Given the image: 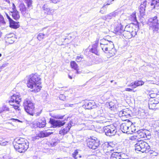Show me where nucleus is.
<instances>
[{
    "mask_svg": "<svg viewBox=\"0 0 159 159\" xmlns=\"http://www.w3.org/2000/svg\"><path fill=\"white\" fill-rule=\"evenodd\" d=\"M116 52V50L114 48L111 49L110 51H108L107 52V53H109L110 54V56L111 57L114 56L115 55Z\"/></svg>",
    "mask_w": 159,
    "mask_h": 159,
    "instance_id": "39",
    "label": "nucleus"
},
{
    "mask_svg": "<svg viewBox=\"0 0 159 159\" xmlns=\"http://www.w3.org/2000/svg\"><path fill=\"white\" fill-rule=\"evenodd\" d=\"M91 51L93 53L95 54H97V53H98L97 49L96 48H92L91 50Z\"/></svg>",
    "mask_w": 159,
    "mask_h": 159,
    "instance_id": "50",
    "label": "nucleus"
},
{
    "mask_svg": "<svg viewBox=\"0 0 159 159\" xmlns=\"http://www.w3.org/2000/svg\"><path fill=\"white\" fill-rule=\"evenodd\" d=\"M100 142V141L97 138L92 136L87 139V145L89 148L95 149L99 146Z\"/></svg>",
    "mask_w": 159,
    "mask_h": 159,
    "instance_id": "4",
    "label": "nucleus"
},
{
    "mask_svg": "<svg viewBox=\"0 0 159 159\" xmlns=\"http://www.w3.org/2000/svg\"><path fill=\"white\" fill-rule=\"evenodd\" d=\"M146 4V2H145L143 4H141L139 7V10L141 14H143L145 12Z\"/></svg>",
    "mask_w": 159,
    "mask_h": 159,
    "instance_id": "28",
    "label": "nucleus"
},
{
    "mask_svg": "<svg viewBox=\"0 0 159 159\" xmlns=\"http://www.w3.org/2000/svg\"><path fill=\"white\" fill-rule=\"evenodd\" d=\"M151 5L152 9L154 8L156 6H159V0H152Z\"/></svg>",
    "mask_w": 159,
    "mask_h": 159,
    "instance_id": "31",
    "label": "nucleus"
},
{
    "mask_svg": "<svg viewBox=\"0 0 159 159\" xmlns=\"http://www.w3.org/2000/svg\"><path fill=\"white\" fill-rule=\"evenodd\" d=\"M70 128L71 124H69L66 127L64 128L63 129L60 130L59 132V134L62 135H65L69 131Z\"/></svg>",
    "mask_w": 159,
    "mask_h": 159,
    "instance_id": "24",
    "label": "nucleus"
},
{
    "mask_svg": "<svg viewBox=\"0 0 159 159\" xmlns=\"http://www.w3.org/2000/svg\"><path fill=\"white\" fill-rule=\"evenodd\" d=\"M146 132H147L148 133V131L144 130L140 131L138 135V137L141 138H147L149 139L150 135L149 134H148L147 135Z\"/></svg>",
    "mask_w": 159,
    "mask_h": 159,
    "instance_id": "21",
    "label": "nucleus"
},
{
    "mask_svg": "<svg viewBox=\"0 0 159 159\" xmlns=\"http://www.w3.org/2000/svg\"><path fill=\"white\" fill-rule=\"evenodd\" d=\"M21 101V97L16 94H13L11 97L10 100L9 101L10 105H13V103L19 104Z\"/></svg>",
    "mask_w": 159,
    "mask_h": 159,
    "instance_id": "12",
    "label": "nucleus"
},
{
    "mask_svg": "<svg viewBox=\"0 0 159 159\" xmlns=\"http://www.w3.org/2000/svg\"><path fill=\"white\" fill-rule=\"evenodd\" d=\"M80 125H81L83 127L85 126L84 123H82L81 124H80Z\"/></svg>",
    "mask_w": 159,
    "mask_h": 159,
    "instance_id": "64",
    "label": "nucleus"
},
{
    "mask_svg": "<svg viewBox=\"0 0 159 159\" xmlns=\"http://www.w3.org/2000/svg\"><path fill=\"white\" fill-rule=\"evenodd\" d=\"M157 17L155 16L150 18L147 22V24L149 26V29L152 30L153 33L157 32L159 29V24Z\"/></svg>",
    "mask_w": 159,
    "mask_h": 159,
    "instance_id": "3",
    "label": "nucleus"
},
{
    "mask_svg": "<svg viewBox=\"0 0 159 159\" xmlns=\"http://www.w3.org/2000/svg\"><path fill=\"white\" fill-rule=\"evenodd\" d=\"M123 35L124 36L125 38L129 39L132 38L133 36H134L136 34V32H134L133 33H131L125 30H124Z\"/></svg>",
    "mask_w": 159,
    "mask_h": 159,
    "instance_id": "20",
    "label": "nucleus"
},
{
    "mask_svg": "<svg viewBox=\"0 0 159 159\" xmlns=\"http://www.w3.org/2000/svg\"><path fill=\"white\" fill-rule=\"evenodd\" d=\"M27 143H29V142L26 139L20 138H16L14 140V142H13V144L15 145V144L20 145L26 144Z\"/></svg>",
    "mask_w": 159,
    "mask_h": 159,
    "instance_id": "14",
    "label": "nucleus"
},
{
    "mask_svg": "<svg viewBox=\"0 0 159 159\" xmlns=\"http://www.w3.org/2000/svg\"><path fill=\"white\" fill-rule=\"evenodd\" d=\"M157 94L156 93H154L153 92H151L150 94V96L151 98H154L156 97Z\"/></svg>",
    "mask_w": 159,
    "mask_h": 159,
    "instance_id": "46",
    "label": "nucleus"
},
{
    "mask_svg": "<svg viewBox=\"0 0 159 159\" xmlns=\"http://www.w3.org/2000/svg\"><path fill=\"white\" fill-rule=\"evenodd\" d=\"M115 145L112 142L106 143L103 146L104 152L107 155L110 154L111 151H114L113 148L115 147Z\"/></svg>",
    "mask_w": 159,
    "mask_h": 159,
    "instance_id": "6",
    "label": "nucleus"
},
{
    "mask_svg": "<svg viewBox=\"0 0 159 159\" xmlns=\"http://www.w3.org/2000/svg\"><path fill=\"white\" fill-rule=\"evenodd\" d=\"M0 140V145L2 146H5L7 144V142L4 141L3 140Z\"/></svg>",
    "mask_w": 159,
    "mask_h": 159,
    "instance_id": "48",
    "label": "nucleus"
},
{
    "mask_svg": "<svg viewBox=\"0 0 159 159\" xmlns=\"http://www.w3.org/2000/svg\"><path fill=\"white\" fill-rule=\"evenodd\" d=\"M93 64V62L91 59L89 60L88 61H82L81 62L80 65L85 66H90Z\"/></svg>",
    "mask_w": 159,
    "mask_h": 159,
    "instance_id": "30",
    "label": "nucleus"
},
{
    "mask_svg": "<svg viewBox=\"0 0 159 159\" xmlns=\"http://www.w3.org/2000/svg\"><path fill=\"white\" fill-rule=\"evenodd\" d=\"M78 152L77 150H75L74 152L72 154L73 157L75 159H77V155H78Z\"/></svg>",
    "mask_w": 159,
    "mask_h": 159,
    "instance_id": "45",
    "label": "nucleus"
},
{
    "mask_svg": "<svg viewBox=\"0 0 159 159\" xmlns=\"http://www.w3.org/2000/svg\"><path fill=\"white\" fill-rule=\"evenodd\" d=\"M125 90L127 91L130 92L132 90V89L130 88H126L125 89Z\"/></svg>",
    "mask_w": 159,
    "mask_h": 159,
    "instance_id": "60",
    "label": "nucleus"
},
{
    "mask_svg": "<svg viewBox=\"0 0 159 159\" xmlns=\"http://www.w3.org/2000/svg\"><path fill=\"white\" fill-rule=\"evenodd\" d=\"M44 34L40 33L38 35L37 39L39 40H41L44 38Z\"/></svg>",
    "mask_w": 159,
    "mask_h": 159,
    "instance_id": "44",
    "label": "nucleus"
},
{
    "mask_svg": "<svg viewBox=\"0 0 159 159\" xmlns=\"http://www.w3.org/2000/svg\"><path fill=\"white\" fill-rule=\"evenodd\" d=\"M74 105L73 104H70L69 103L66 104L65 105V106L66 107H73V106Z\"/></svg>",
    "mask_w": 159,
    "mask_h": 159,
    "instance_id": "58",
    "label": "nucleus"
},
{
    "mask_svg": "<svg viewBox=\"0 0 159 159\" xmlns=\"http://www.w3.org/2000/svg\"><path fill=\"white\" fill-rule=\"evenodd\" d=\"M15 37H11V38L5 39L6 42L8 44H12L15 41Z\"/></svg>",
    "mask_w": 159,
    "mask_h": 159,
    "instance_id": "33",
    "label": "nucleus"
},
{
    "mask_svg": "<svg viewBox=\"0 0 159 159\" xmlns=\"http://www.w3.org/2000/svg\"><path fill=\"white\" fill-rule=\"evenodd\" d=\"M107 8V7H106V5L104 4L103 6L101 8L100 12L102 14H105Z\"/></svg>",
    "mask_w": 159,
    "mask_h": 159,
    "instance_id": "41",
    "label": "nucleus"
},
{
    "mask_svg": "<svg viewBox=\"0 0 159 159\" xmlns=\"http://www.w3.org/2000/svg\"><path fill=\"white\" fill-rule=\"evenodd\" d=\"M158 103V102H154L152 103V102H150L148 103L149 108L150 109H153L155 107L156 104H157Z\"/></svg>",
    "mask_w": 159,
    "mask_h": 159,
    "instance_id": "37",
    "label": "nucleus"
},
{
    "mask_svg": "<svg viewBox=\"0 0 159 159\" xmlns=\"http://www.w3.org/2000/svg\"><path fill=\"white\" fill-rule=\"evenodd\" d=\"M107 47V53L108 51H110L111 49L114 48V45L113 42L109 41V43H108Z\"/></svg>",
    "mask_w": 159,
    "mask_h": 159,
    "instance_id": "36",
    "label": "nucleus"
},
{
    "mask_svg": "<svg viewBox=\"0 0 159 159\" xmlns=\"http://www.w3.org/2000/svg\"><path fill=\"white\" fill-rule=\"evenodd\" d=\"M104 132L106 135L111 136L115 135L116 131V128L113 125H110L103 127Z\"/></svg>",
    "mask_w": 159,
    "mask_h": 159,
    "instance_id": "7",
    "label": "nucleus"
},
{
    "mask_svg": "<svg viewBox=\"0 0 159 159\" xmlns=\"http://www.w3.org/2000/svg\"><path fill=\"white\" fill-rule=\"evenodd\" d=\"M109 43V41L105 39H103L100 40V46L102 49L105 53H107V48L108 43Z\"/></svg>",
    "mask_w": 159,
    "mask_h": 159,
    "instance_id": "15",
    "label": "nucleus"
},
{
    "mask_svg": "<svg viewBox=\"0 0 159 159\" xmlns=\"http://www.w3.org/2000/svg\"><path fill=\"white\" fill-rule=\"evenodd\" d=\"M124 31L123 26L121 24H119L114 28L113 32L117 35H120Z\"/></svg>",
    "mask_w": 159,
    "mask_h": 159,
    "instance_id": "17",
    "label": "nucleus"
},
{
    "mask_svg": "<svg viewBox=\"0 0 159 159\" xmlns=\"http://www.w3.org/2000/svg\"><path fill=\"white\" fill-rule=\"evenodd\" d=\"M132 124L130 121L124 122L121 124L120 126V129L124 133H129L130 129V125Z\"/></svg>",
    "mask_w": 159,
    "mask_h": 159,
    "instance_id": "10",
    "label": "nucleus"
},
{
    "mask_svg": "<svg viewBox=\"0 0 159 159\" xmlns=\"http://www.w3.org/2000/svg\"><path fill=\"white\" fill-rule=\"evenodd\" d=\"M23 106L26 112L30 115L33 116L35 112L34 105L30 98H26L24 100Z\"/></svg>",
    "mask_w": 159,
    "mask_h": 159,
    "instance_id": "2",
    "label": "nucleus"
},
{
    "mask_svg": "<svg viewBox=\"0 0 159 159\" xmlns=\"http://www.w3.org/2000/svg\"><path fill=\"white\" fill-rule=\"evenodd\" d=\"M109 108L112 110H114L116 109V106L114 103L112 102H111L109 103Z\"/></svg>",
    "mask_w": 159,
    "mask_h": 159,
    "instance_id": "42",
    "label": "nucleus"
},
{
    "mask_svg": "<svg viewBox=\"0 0 159 159\" xmlns=\"http://www.w3.org/2000/svg\"><path fill=\"white\" fill-rule=\"evenodd\" d=\"M20 10L22 14L25 17H28L29 13L28 10L23 3H20L19 5Z\"/></svg>",
    "mask_w": 159,
    "mask_h": 159,
    "instance_id": "16",
    "label": "nucleus"
},
{
    "mask_svg": "<svg viewBox=\"0 0 159 159\" xmlns=\"http://www.w3.org/2000/svg\"><path fill=\"white\" fill-rule=\"evenodd\" d=\"M7 17V18L8 19L9 21V22H11V20H13L7 14H6Z\"/></svg>",
    "mask_w": 159,
    "mask_h": 159,
    "instance_id": "59",
    "label": "nucleus"
},
{
    "mask_svg": "<svg viewBox=\"0 0 159 159\" xmlns=\"http://www.w3.org/2000/svg\"><path fill=\"white\" fill-rule=\"evenodd\" d=\"M8 63H6L3 64L2 65L0 66V70H1L8 65Z\"/></svg>",
    "mask_w": 159,
    "mask_h": 159,
    "instance_id": "52",
    "label": "nucleus"
},
{
    "mask_svg": "<svg viewBox=\"0 0 159 159\" xmlns=\"http://www.w3.org/2000/svg\"><path fill=\"white\" fill-rule=\"evenodd\" d=\"M53 133L52 132H49L46 130L44 131L41 132L39 134L38 136L40 138L47 137Z\"/></svg>",
    "mask_w": 159,
    "mask_h": 159,
    "instance_id": "23",
    "label": "nucleus"
},
{
    "mask_svg": "<svg viewBox=\"0 0 159 159\" xmlns=\"http://www.w3.org/2000/svg\"><path fill=\"white\" fill-rule=\"evenodd\" d=\"M132 25L129 24L126 25L125 27V30L131 33H133L134 32H136L135 30L133 28Z\"/></svg>",
    "mask_w": 159,
    "mask_h": 159,
    "instance_id": "26",
    "label": "nucleus"
},
{
    "mask_svg": "<svg viewBox=\"0 0 159 159\" xmlns=\"http://www.w3.org/2000/svg\"><path fill=\"white\" fill-rule=\"evenodd\" d=\"M41 111H42L41 110L39 112H37V113H36V114H35V116H39L40 115V114H41Z\"/></svg>",
    "mask_w": 159,
    "mask_h": 159,
    "instance_id": "61",
    "label": "nucleus"
},
{
    "mask_svg": "<svg viewBox=\"0 0 159 159\" xmlns=\"http://www.w3.org/2000/svg\"><path fill=\"white\" fill-rule=\"evenodd\" d=\"M15 144L14 145L15 149L18 152L20 153L24 152L28 148L29 143H27L26 144H20V145Z\"/></svg>",
    "mask_w": 159,
    "mask_h": 159,
    "instance_id": "11",
    "label": "nucleus"
},
{
    "mask_svg": "<svg viewBox=\"0 0 159 159\" xmlns=\"http://www.w3.org/2000/svg\"><path fill=\"white\" fill-rule=\"evenodd\" d=\"M41 78L40 76L36 73L32 74L29 77L27 82V86L32 89V91L38 92L41 88L40 86Z\"/></svg>",
    "mask_w": 159,
    "mask_h": 159,
    "instance_id": "1",
    "label": "nucleus"
},
{
    "mask_svg": "<svg viewBox=\"0 0 159 159\" xmlns=\"http://www.w3.org/2000/svg\"><path fill=\"white\" fill-rule=\"evenodd\" d=\"M9 111V109L8 107H7L5 105L3 106L0 109V114L4 111Z\"/></svg>",
    "mask_w": 159,
    "mask_h": 159,
    "instance_id": "43",
    "label": "nucleus"
},
{
    "mask_svg": "<svg viewBox=\"0 0 159 159\" xmlns=\"http://www.w3.org/2000/svg\"><path fill=\"white\" fill-rule=\"evenodd\" d=\"M49 122L51 124L52 127L53 128L61 127L65 124V122L52 118H50Z\"/></svg>",
    "mask_w": 159,
    "mask_h": 159,
    "instance_id": "9",
    "label": "nucleus"
},
{
    "mask_svg": "<svg viewBox=\"0 0 159 159\" xmlns=\"http://www.w3.org/2000/svg\"><path fill=\"white\" fill-rule=\"evenodd\" d=\"M11 120H12L13 121H15V122L17 121L18 122H21V123L22 122V121H20V120L18 119H17L12 118V119H11Z\"/></svg>",
    "mask_w": 159,
    "mask_h": 159,
    "instance_id": "56",
    "label": "nucleus"
},
{
    "mask_svg": "<svg viewBox=\"0 0 159 159\" xmlns=\"http://www.w3.org/2000/svg\"><path fill=\"white\" fill-rule=\"evenodd\" d=\"M16 104L13 103V105H11L12 106V107L14 108V109L16 110L18 109L19 108V107L18 106L16 105Z\"/></svg>",
    "mask_w": 159,
    "mask_h": 159,
    "instance_id": "54",
    "label": "nucleus"
},
{
    "mask_svg": "<svg viewBox=\"0 0 159 159\" xmlns=\"http://www.w3.org/2000/svg\"><path fill=\"white\" fill-rule=\"evenodd\" d=\"M128 87H131L132 88L134 89L135 88V82L131 83L130 84L128 85Z\"/></svg>",
    "mask_w": 159,
    "mask_h": 159,
    "instance_id": "51",
    "label": "nucleus"
},
{
    "mask_svg": "<svg viewBox=\"0 0 159 159\" xmlns=\"http://www.w3.org/2000/svg\"><path fill=\"white\" fill-rule=\"evenodd\" d=\"M51 2L54 3H57L58 2H60V0H50Z\"/></svg>",
    "mask_w": 159,
    "mask_h": 159,
    "instance_id": "57",
    "label": "nucleus"
},
{
    "mask_svg": "<svg viewBox=\"0 0 159 159\" xmlns=\"http://www.w3.org/2000/svg\"><path fill=\"white\" fill-rule=\"evenodd\" d=\"M135 147L136 151H141L142 152H145L146 150H149L150 148L147 143L141 140L138 141L135 144Z\"/></svg>",
    "mask_w": 159,
    "mask_h": 159,
    "instance_id": "5",
    "label": "nucleus"
},
{
    "mask_svg": "<svg viewBox=\"0 0 159 159\" xmlns=\"http://www.w3.org/2000/svg\"><path fill=\"white\" fill-rule=\"evenodd\" d=\"M115 13L114 12H112L105 16L103 17L104 20L107 19H111L112 16H115Z\"/></svg>",
    "mask_w": 159,
    "mask_h": 159,
    "instance_id": "35",
    "label": "nucleus"
},
{
    "mask_svg": "<svg viewBox=\"0 0 159 159\" xmlns=\"http://www.w3.org/2000/svg\"><path fill=\"white\" fill-rule=\"evenodd\" d=\"M59 98L62 100H64L66 98V96L63 94H60L59 96Z\"/></svg>",
    "mask_w": 159,
    "mask_h": 159,
    "instance_id": "49",
    "label": "nucleus"
},
{
    "mask_svg": "<svg viewBox=\"0 0 159 159\" xmlns=\"http://www.w3.org/2000/svg\"><path fill=\"white\" fill-rule=\"evenodd\" d=\"M42 9L45 11V13H47V14H52L54 11V10L53 9H50L47 4H44L42 7Z\"/></svg>",
    "mask_w": 159,
    "mask_h": 159,
    "instance_id": "18",
    "label": "nucleus"
},
{
    "mask_svg": "<svg viewBox=\"0 0 159 159\" xmlns=\"http://www.w3.org/2000/svg\"><path fill=\"white\" fill-rule=\"evenodd\" d=\"M12 11L11 12L15 11H17L16 8V7L14 4L13 3L12 6Z\"/></svg>",
    "mask_w": 159,
    "mask_h": 159,
    "instance_id": "55",
    "label": "nucleus"
},
{
    "mask_svg": "<svg viewBox=\"0 0 159 159\" xmlns=\"http://www.w3.org/2000/svg\"><path fill=\"white\" fill-rule=\"evenodd\" d=\"M70 66L72 68L76 70V72L77 74L79 73L78 70V66L76 63L74 61H71L70 63Z\"/></svg>",
    "mask_w": 159,
    "mask_h": 159,
    "instance_id": "29",
    "label": "nucleus"
},
{
    "mask_svg": "<svg viewBox=\"0 0 159 159\" xmlns=\"http://www.w3.org/2000/svg\"><path fill=\"white\" fill-rule=\"evenodd\" d=\"M131 111L128 108L124 109L119 112V115L120 117H122V118H129L130 116Z\"/></svg>",
    "mask_w": 159,
    "mask_h": 159,
    "instance_id": "13",
    "label": "nucleus"
},
{
    "mask_svg": "<svg viewBox=\"0 0 159 159\" xmlns=\"http://www.w3.org/2000/svg\"><path fill=\"white\" fill-rule=\"evenodd\" d=\"M135 14V12H134L132 13V15L130 16L129 17V19L130 20L134 21H137Z\"/></svg>",
    "mask_w": 159,
    "mask_h": 159,
    "instance_id": "34",
    "label": "nucleus"
},
{
    "mask_svg": "<svg viewBox=\"0 0 159 159\" xmlns=\"http://www.w3.org/2000/svg\"><path fill=\"white\" fill-rule=\"evenodd\" d=\"M10 23V26L11 28H13L15 29H16L20 27V25L18 24L19 22H16L14 21L13 20H12Z\"/></svg>",
    "mask_w": 159,
    "mask_h": 159,
    "instance_id": "27",
    "label": "nucleus"
},
{
    "mask_svg": "<svg viewBox=\"0 0 159 159\" xmlns=\"http://www.w3.org/2000/svg\"><path fill=\"white\" fill-rule=\"evenodd\" d=\"M120 153L114 152L111 154V159H122Z\"/></svg>",
    "mask_w": 159,
    "mask_h": 159,
    "instance_id": "25",
    "label": "nucleus"
},
{
    "mask_svg": "<svg viewBox=\"0 0 159 159\" xmlns=\"http://www.w3.org/2000/svg\"><path fill=\"white\" fill-rule=\"evenodd\" d=\"M27 4V6L28 8L32 7V0H23Z\"/></svg>",
    "mask_w": 159,
    "mask_h": 159,
    "instance_id": "38",
    "label": "nucleus"
},
{
    "mask_svg": "<svg viewBox=\"0 0 159 159\" xmlns=\"http://www.w3.org/2000/svg\"><path fill=\"white\" fill-rule=\"evenodd\" d=\"M114 1V0H112L111 1H110V3H107V4H105V5H106H106H110L112 3V2L113 1Z\"/></svg>",
    "mask_w": 159,
    "mask_h": 159,
    "instance_id": "62",
    "label": "nucleus"
},
{
    "mask_svg": "<svg viewBox=\"0 0 159 159\" xmlns=\"http://www.w3.org/2000/svg\"><path fill=\"white\" fill-rule=\"evenodd\" d=\"M11 12L12 13V16L14 19L17 20L19 19L20 16L18 11Z\"/></svg>",
    "mask_w": 159,
    "mask_h": 159,
    "instance_id": "32",
    "label": "nucleus"
},
{
    "mask_svg": "<svg viewBox=\"0 0 159 159\" xmlns=\"http://www.w3.org/2000/svg\"><path fill=\"white\" fill-rule=\"evenodd\" d=\"M63 116H57V118L58 119H62L63 118Z\"/></svg>",
    "mask_w": 159,
    "mask_h": 159,
    "instance_id": "63",
    "label": "nucleus"
},
{
    "mask_svg": "<svg viewBox=\"0 0 159 159\" xmlns=\"http://www.w3.org/2000/svg\"><path fill=\"white\" fill-rule=\"evenodd\" d=\"M102 110H100L98 111V114L100 115L97 116L94 118V121L98 123H103L106 122L107 121V119L104 116L103 113H102Z\"/></svg>",
    "mask_w": 159,
    "mask_h": 159,
    "instance_id": "8",
    "label": "nucleus"
},
{
    "mask_svg": "<svg viewBox=\"0 0 159 159\" xmlns=\"http://www.w3.org/2000/svg\"><path fill=\"white\" fill-rule=\"evenodd\" d=\"M37 127L39 128H43L45 127L46 124V120L44 118L39 120L36 123Z\"/></svg>",
    "mask_w": 159,
    "mask_h": 159,
    "instance_id": "22",
    "label": "nucleus"
},
{
    "mask_svg": "<svg viewBox=\"0 0 159 159\" xmlns=\"http://www.w3.org/2000/svg\"><path fill=\"white\" fill-rule=\"evenodd\" d=\"M14 34L12 33H10V34H7L6 36L5 39L11 38V37H15L14 36Z\"/></svg>",
    "mask_w": 159,
    "mask_h": 159,
    "instance_id": "47",
    "label": "nucleus"
},
{
    "mask_svg": "<svg viewBox=\"0 0 159 159\" xmlns=\"http://www.w3.org/2000/svg\"><path fill=\"white\" fill-rule=\"evenodd\" d=\"M85 103L82 106V107L85 109H91L93 108L94 103L89 101H87L84 102Z\"/></svg>",
    "mask_w": 159,
    "mask_h": 159,
    "instance_id": "19",
    "label": "nucleus"
},
{
    "mask_svg": "<svg viewBox=\"0 0 159 159\" xmlns=\"http://www.w3.org/2000/svg\"><path fill=\"white\" fill-rule=\"evenodd\" d=\"M2 159H13V158L10 157L8 155H5L3 157Z\"/></svg>",
    "mask_w": 159,
    "mask_h": 159,
    "instance_id": "53",
    "label": "nucleus"
},
{
    "mask_svg": "<svg viewBox=\"0 0 159 159\" xmlns=\"http://www.w3.org/2000/svg\"><path fill=\"white\" fill-rule=\"evenodd\" d=\"M135 88L139 86L143 85L144 82L142 80H139L135 81Z\"/></svg>",
    "mask_w": 159,
    "mask_h": 159,
    "instance_id": "40",
    "label": "nucleus"
}]
</instances>
